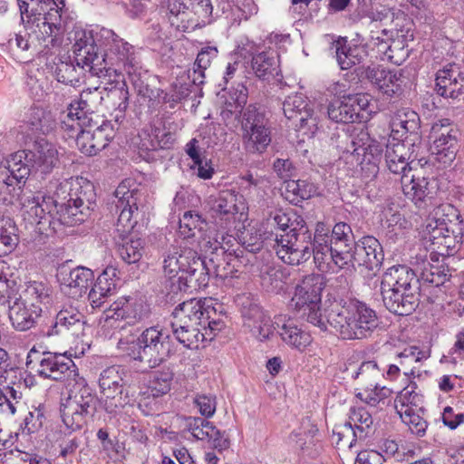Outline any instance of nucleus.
<instances>
[{
  "instance_id": "a878e982",
  "label": "nucleus",
  "mask_w": 464,
  "mask_h": 464,
  "mask_svg": "<svg viewBox=\"0 0 464 464\" xmlns=\"http://www.w3.org/2000/svg\"><path fill=\"white\" fill-rule=\"evenodd\" d=\"M241 314L244 325L260 341H265L273 335L275 325L269 315L256 303L246 300L242 304Z\"/></svg>"
},
{
  "instance_id": "49530a36",
  "label": "nucleus",
  "mask_w": 464,
  "mask_h": 464,
  "mask_svg": "<svg viewBox=\"0 0 464 464\" xmlns=\"http://www.w3.org/2000/svg\"><path fill=\"white\" fill-rule=\"evenodd\" d=\"M337 63L342 70L351 69L359 64L363 58L364 51L357 45H349L345 40H338L334 44Z\"/></svg>"
},
{
  "instance_id": "79ce46f5",
  "label": "nucleus",
  "mask_w": 464,
  "mask_h": 464,
  "mask_svg": "<svg viewBox=\"0 0 464 464\" xmlns=\"http://www.w3.org/2000/svg\"><path fill=\"white\" fill-rule=\"evenodd\" d=\"M93 117L81 113L74 109V104L70 103L68 112L61 122L62 130L67 134L69 139H74L85 128H92L94 125Z\"/></svg>"
},
{
  "instance_id": "f704fd0d",
  "label": "nucleus",
  "mask_w": 464,
  "mask_h": 464,
  "mask_svg": "<svg viewBox=\"0 0 464 464\" xmlns=\"http://www.w3.org/2000/svg\"><path fill=\"white\" fill-rule=\"evenodd\" d=\"M436 92L440 96L456 99L464 92V72L455 64L440 70L436 76Z\"/></svg>"
},
{
  "instance_id": "cd10ccee",
  "label": "nucleus",
  "mask_w": 464,
  "mask_h": 464,
  "mask_svg": "<svg viewBox=\"0 0 464 464\" xmlns=\"http://www.w3.org/2000/svg\"><path fill=\"white\" fill-rule=\"evenodd\" d=\"M324 285L325 282L322 275L310 274L305 276L295 287L292 305L295 309H304L309 305L315 307L320 304Z\"/></svg>"
},
{
  "instance_id": "4be33fe9",
  "label": "nucleus",
  "mask_w": 464,
  "mask_h": 464,
  "mask_svg": "<svg viewBox=\"0 0 464 464\" xmlns=\"http://www.w3.org/2000/svg\"><path fill=\"white\" fill-rule=\"evenodd\" d=\"M92 124L94 127L85 128L76 136L77 148L87 156H94L105 149L112 135V128L109 122L102 120L99 124V121L93 119Z\"/></svg>"
},
{
  "instance_id": "6e6552de",
  "label": "nucleus",
  "mask_w": 464,
  "mask_h": 464,
  "mask_svg": "<svg viewBox=\"0 0 464 464\" xmlns=\"http://www.w3.org/2000/svg\"><path fill=\"white\" fill-rule=\"evenodd\" d=\"M73 187H76V189L79 188L78 179L51 181L49 191L53 192V196H45L41 192L37 194L29 192V196L22 201L24 218L30 224L38 226L40 231L47 230L49 227L45 216H49L50 212L52 218L57 219L56 212L61 209L62 202L67 201L68 193L72 192Z\"/></svg>"
},
{
  "instance_id": "0eeeda50",
  "label": "nucleus",
  "mask_w": 464,
  "mask_h": 464,
  "mask_svg": "<svg viewBox=\"0 0 464 464\" xmlns=\"http://www.w3.org/2000/svg\"><path fill=\"white\" fill-rule=\"evenodd\" d=\"M220 239L208 240L202 247L210 256V276L213 274L222 279L233 276L234 273L238 271L240 265L245 261V250L253 255L263 247L260 237H256L254 242L245 240L243 246H239L236 238L229 235H222Z\"/></svg>"
},
{
  "instance_id": "393cba45",
  "label": "nucleus",
  "mask_w": 464,
  "mask_h": 464,
  "mask_svg": "<svg viewBox=\"0 0 464 464\" xmlns=\"http://www.w3.org/2000/svg\"><path fill=\"white\" fill-rule=\"evenodd\" d=\"M352 266H365L369 270L379 268L383 261L384 255L379 240L372 236L362 237L355 243L351 251Z\"/></svg>"
},
{
  "instance_id": "20e7f679",
  "label": "nucleus",
  "mask_w": 464,
  "mask_h": 464,
  "mask_svg": "<svg viewBox=\"0 0 464 464\" xmlns=\"http://www.w3.org/2000/svg\"><path fill=\"white\" fill-rule=\"evenodd\" d=\"M163 271L168 276L166 287L173 294L208 285L209 266L189 247H170L163 256Z\"/></svg>"
},
{
  "instance_id": "5701e85b",
  "label": "nucleus",
  "mask_w": 464,
  "mask_h": 464,
  "mask_svg": "<svg viewBox=\"0 0 464 464\" xmlns=\"http://www.w3.org/2000/svg\"><path fill=\"white\" fill-rule=\"evenodd\" d=\"M84 324L83 315L77 309L70 307L61 310L49 324L43 326L41 333L48 337L59 334L79 337L83 334Z\"/></svg>"
},
{
  "instance_id": "e2e57ef3",
  "label": "nucleus",
  "mask_w": 464,
  "mask_h": 464,
  "mask_svg": "<svg viewBox=\"0 0 464 464\" xmlns=\"http://www.w3.org/2000/svg\"><path fill=\"white\" fill-rule=\"evenodd\" d=\"M458 134L459 130L449 119H440L432 124L430 138L437 146L440 141L458 140Z\"/></svg>"
},
{
  "instance_id": "39448f33",
  "label": "nucleus",
  "mask_w": 464,
  "mask_h": 464,
  "mask_svg": "<svg viewBox=\"0 0 464 464\" xmlns=\"http://www.w3.org/2000/svg\"><path fill=\"white\" fill-rule=\"evenodd\" d=\"M327 322L343 340L369 338L382 323L377 312L358 299L333 304L327 313Z\"/></svg>"
},
{
  "instance_id": "4c0bfd02",
  "label": "nucleus",
  "mask_w": 464,
  "mask_h": 464,
  "mask_svg": "<svg viewBox=\"0 0 464 464\" xmlns=\"http://www.w3.org/2000/svg\"><path fill=\"white\" fill-rule=\"evenodd\" d=\"M42 312L43 308H34L22 298H15L10 304L8 317L15 330L24 332L34 326Z\"/></svg>"
},
{
  "instance_id": "1a4fd4ad",
  "label": "nucleus",
  "mask_w": 464,
  "mask_h": 464,
  "mask_svg": "<svg viewBox=\"0 0 464 464\" xmlns=\"http://www.w3.org/2000/svg\"><path fill=\"white\" fill-rule=\"evenodd\" d=\"M69 387L68 396L61 405V415L66 428L76 431L83 428L88 417L94 415L98 398L82 377L75 378Z\"/></svg>"
},
{
  "instance_id": "9d476101",
  "label": "nucleus",
  "mask_w": 464,
  "mask_h": 464,
  "mask_svg": "<svg viewBox=\"0 0 464 464\" xmlns=\"http://www.w3.org/2000/svg\"><path fill=\"white\" fill-rule=\"evenodd\" d=\"M69 198L66 202H62L61 209L57 210V219L49 216H45L48 221L49 229L56 232L60 227L64 226H73L77 223H82L90 215V211L95 206L96 194L93 185L88 181L83 185L79 181V188L73 187L72 192L68 193Z\"/></svg>"
},
{
  "instance_id": "6e6d98bb",
  "label": "nucleus",
  "mask_w": 464,
  "mask_h": 464,
  "mask_svg": "<svg viewBox=\"0 0 464 464\" xmlns=\"http://www.w3.org/2000/svg\"><path fill=\"white\" fill-rule=\"evenodd\" d=\"M427 357L426 352L417 346L406 347L397 355L399 364L406 376H415L419 372V363Z\"/></svg>"
},
{
  "instance_id": "f257e3e1",
  "label": "nucleus",
  "mask_w": 464,
  "mask_h": 464,
  "mask_svg": "<svg viewBox=\"0 0 464 464\" xmlns=\"http://www.w3.org/2000/svg\"><path fill=\"white\" fill-rule=\"evenodd\" d=\"M72 50L78 67L88 69L98 77L126 72L140 95L152 99L153 92L143 86L141 65L135 47L112 30L101 28L92 34L83 29L73 31Z\"/></svg>"
},
{
  "instance_id": "603ef678",
  "label": "nucleus",
  "mask_w": 464,
  "mask_h": 464,
  "mask_svg": "<svg viewBox=\"0 0 464 464\" xmlns=\"http://www.w3.org/2000/svg\"><path fill=\"white\" fill-rule=\"evenodd\" d=\"M26 123L33 131L40 134H48L56 126L53 114L40 107L30 108Z\"/></svg>"
},
{
  "instance_id": "e433bc0d",
  "label": "nucleus",
  "mask_w": 464,
  "mask_h": 464,
  "mask_svg": "<svg viewBox=\"0 0 464 464\" xmlns=\"http://www.w3.org/2000/svg\"><path fill=\"white\" fill-rule=\"evenodd\" d=\"M385 163L388 169L394 175L400 176L401 179L408 176L411 171L409 162V153L406 145L403 142L389 140L386 144Z\"/></svg>"
},
{
  "instance_id": "a211bd4d",
  "label": "nucleus",
  "mask_w": 464,
  "mask_h": 464,
  "mask_svg": "<svg viewBox=\"0 0 464 464\" xmlns=\"http://www.w3.org/2000/svg\"><path fill=\"white\" fill-rule=\"evenodd\" d=\"M403 194L411 199L416 208L424 212L440 207L438 199L439 185L436 179L426 177H415L412 175L401 179Z\"/></svg>"
},
{
  "instance_id": "c03bdc74",
  "label": "nucleus",
  "mask_w": 464,
  "mask_h": 464,
  "mask_svg": "<svg viewBox=\"0 0 464 464\" xmlns=\"http://www.w3.org/2000/svg\"><path fill=\"white\" fill-rule=\"evenodd\" d=\"M213 6L210 0H195L187 18V24L181 25V31H193L211 22Z\"/></svg>"
},
{
  "instance_id": "13d9d810",
  "label": "nucleus",
  "mask_w": 464,
  "mask_h": 464,
  "mask_svg": "<svg viewBox=\"0 0 464 464\" xmlns=\"http://www.w3.org/2000/svg\"><path fill=\"white\" fill-rule=\"evenodd\" d=\"M382 375V371L374 361L362 362L359 368L351 373L352 379L357 381L361 388L375 385Z\"/></svg>"
},
{
  "instance_id": "a19ab883",
  "label": "nucleus",
  "mask_w": 464,
  "mask_h": 464,
  "mask_svg": "<svg viewBox=\"0 0 464 464\" xmlns=\"http://www.w3.org/2000/svg\"><path fill=\"white\" fill-rule=\"evenodd\" d=\"M419 280L421 287L443 285L451 276L450 269L448 265L431 264L430 262L423 263V266L420 272Z\"/></svg>"
},
{
  "instance_id": "dca6fc26",
  "label": "nucleus",
  "mask_w": 464,
  "mask_h": 464,
  "mask_svg": "<svg viewBox=\"0 0 464 464\" xmlns=\"http://www.w3.org/2000/svg\"><path fill=\"white\" fill-rule=\"evenodd\" d=\"M19 154H22L21 161H17V164L29 169V175L33 169L41 174H49L60 162L55 145L44 139L36 140L33 150H18L11 157L19 160Z\"/></svg>"
},
{
  "instance_id": "473e14b6",
  "label": "nucleus",
  "mask_w": 464,
  "mask_h": 464,
  "mask_svg": "<svg viewBox=\"0 0 464 464\" xmlns=\"http://www.w3.org/2000/svg\"><path fill=\"white\" fill-rule=\"evenodd\" d=\"M328 236V226L324 222H317L312 243V256L319 270L324 271L330 262L336 266L335 253L330 243Z\"/></svg>"
},
{
  "instance_id": "f03ea898",
  "label": "nucleus",
  "mask_w": 464,
  "mask_h": 464,
  "mask_svg": "<svg viewBox=\"0 0 464 464\" xmlns=\"http://www.w3.org/2000/svg\"><path fill=\"white\" fill-rule=\"evenodd\" d=\"M22 20L28 18L26 29L30 55H48L63 44L61 14L64 0H17Z\"/></svg>"
},
{
  "instance_id": "bb28decb",
  "label": "nucleus",
  "mask_w": 464,
  "mask_h": 464,
  "mask_svg": "<svg viewBox=\"0 0 464 464\" xmlns=\"http://www.w3.org/2000/svg\"><path fill=\"white\" fill-rule=\"evenodd\" d=\"M328 236L335 253L336 266L340 269L346 267L351 262V251L356 243L350 225L339 222L333 228L328 227Z\"/></svg>"
},
{
  "instance_id": "c85d7f7f",
  "label": "nucleus",
  "mask_w": 464,
  "mask_h": 464,
  "mask_svg": "<svg viewBox=\"0 0 464 464\" xmlns=\"http://www.w3.org/2000/svg\"><path fill=\"white\" fill-rule=\"evenodd\" d=\"M380 286L381 289L394 288V290L420 292L418 275L411 267L403 265L388 268L382 276Z\"/></svg>"
},
{
  "instance_id": "aec40b11",
  "label": "nucleus",
  "mask_w": 464,
  "mask_h": 464,
  "mask_svg": "<svg viewBox=\"0 0 464 464\" xmlns=\"http://www.w3.org/2000/svg\"><path fill=\"white\" fill-rule=\"evenodd\" d=\"M210 215L217 224L227 227L237 214H243L246 209L244 197L233 189L219 191L210 196L207 201Z\"/></svg>"
},
{
  "instance_id": "09e8293b",
  "label": "nucleus",
  "mask_w": 464,
  "mask_h": 464,
  "mask_svg": "<svg viewBox=\"0 0 464 464\" xmlns=\"http://www.w3.org/2000/svg\"><path fill=\"white\" fill-rule=\"evenodd\" d=\"M218 50L216 46L203 47L198 53L192 71L188 70V79L194 84L201 85L205 80V71L210 66L212 61L218 57Z\"/></svg>"
},
{
  "instance_id": "9b49d317",
  "label": "nucleus",
  "mask_w": 464,
  "mask_h": 464,
  "mask_svg": "<svg viewBox=\"0 0 464 464\" xmlns=\"http://www.w3.org/2000/svg\"><path fill=\"white\" fill-rule=\"evenodd\" d=\"M26 365L40 377L64 382L67 386H71L79 375L78 369L70 357L51 352L39 353L34 348L27 355Z\"/></svg>"
},
{
  "instance_id": "b1692460",
  "label": "nucleus",
  "mask_w": 464,
  "mask_h": 464,
  "mask_svg": "<svg viewBox=\"0 0 464 464\" xmlns=\"http://www.w3.org/2000/svg\"><path fill=\"white\" fill-rule=\"evenodd\" d=\"M57 279L65 294L72 298H79L86 294L92 285L94 274L84 266H77L73 269L62 267L57 274Z\"/></svg>"
},
{
  "instance_id": "2f4dec72",
  "label": "nucleus",
  "mask_w": 464,
  "mask_h": 464,
  "mask_svg": "<svg viewBox=\"0 0 464 464\" xmlns=\"http://www.w3.org/2000/svg\"><path fill=\"white\" fill-rule=\"evenodd\" d=\"M350 420L351 421L336 427L337 431L334 430V434H337L339 441L349 435H353V440H364L372 431V417L364 408L353 410Z\"/></svg>"
},
{
  "instance_id": "423d86ee",
  "label": "nucleus",
  "mask_w": 464,
  "mask_h": 464,
  "mask_svg": "<svg viewBox=\"0 0 464 464\" xmlns=\"http://www.w3.org/2000/svg\"><path fill=\"white\" fill-rule=\"evenodd\" d=\"M169 334L159 325L150 326L143 330L137 338L133 334L121 336L117 343V349L130 359L143 363L148 369H152L169 356Z\"/></svg>"
},
{
  "instance_id": "ddd939ff",
  "label": "nucleus",
  "mask_w": 464,
  "mask_h": 464,
  "mask_svg": "<svg viewBox=\"0 0 464 464\" xmlns=\"http://www.w3.org/2000/svg\"><path fill=\"white\" fill-rule=\"evenodd\" d=\"M242 138L245 149L250 153H263L271 142L269 121L264 108L249 104L241 111Z\"/></svg>"
},
{
  "instance_id": "ea45409f",
  "label": "nucleus",
  "mask_w": 464,
  "mask_h": 464,
  "mask_svg": "<svg viewBox=\"0 0 464 464\" xmlns=\"http://www.w3.org/2000/svg\"><path fill=\"white\" fill-rule=\"evenodd\" d=\"M72 104L76 111L92 117L94 112L105 105V86L84 89L80 94L79 101Z\"/></svg>"
},
{
  "instance_id": "72a5a7b5",
  "label": "nucleus",
  "mask_w": 464,
  "mask_h": 464,
  "mask_svg": "<svg viewBox=\"0 0 464 464\" xmlns=\"http://www.w3.org/2000/svg\"><path fill=\"white\" fill-rule=\"evenodd\" d=\"M328 236V226L324 222H317L312 243V256L319 270L324 271L330 262L336 266L335 253L330 243Z\"/></svg>"
},
{
  "instance_id": "6ab92c4d",
  "label": "nucleus",
  "mask_w": 464,
  "mask_h": 464,
  "mask_svg": "<svg viewBox=\"0 0 464 464\" xmlns=\"http://www.w3.org/2000/svg\"><path fill=\"white\" fill-rule=\"evenodd\" d=\"M17 161H21V157L17 160L10 156L7 160V171L0 176V201L5 205L18 202L22 207V201L29 196V193H24V187L29 177V169L19 166Z\"/></svg>"
},
{
  "instance_id": "8fccbe9b",
  "label": "nucleus",
  "mask_w": 464,
  "mask_h": 464,
  "mask_svg": "<svg viewBox=\"0 0 464 464\" xmlns=\"http://www.w3.org/2000/svg\"><path fill=\"white\" fill-rule=\"evenodd\" d=\"M251 67L259 79H268L274 75L278 67V59L275 51H263L252 57Z\"/></svg>"
},
{
  "instance_id": "680f3d73",
  "label": "nucleus",
  "mask_w": 464,
  "mask_h": 464,
  "mask_svg": "<svg viewBox=\"0 0 464 464\" xmlns=\"http://www.w3.org/2000/svg\"><path fill=\"white\" fill-rule=\"evenodd\" d=\"M195 0H169V20L171 25L181 31V25L187 24L191 6Z\"/></svg>"
},
{
  "instance_id": "4468645a",
  "label": "nucleus",
  "mask_w": 464,
  "mask_h": 464,
  "mask_svg": "<svg viewBox=\"0 0 464 464\" xmlns=\"http://www.w3.org/2000/svg\"><path fill=\"white\" fill-rule=\"evenodd\" d=\"M196 298L189 299L175 307L171 315L170 327L176 340L187 348H198V343L206 339L198 322V308Z\"/></svg>"
},
{
  "instance_id": "338daca9",
  "label": "nucleus",
  "mask_w": 464,
  "mask_h": 464,
  "mask_svg": "<svg viewBox=\"0 0 464 464\" xmlns=\"http://www.w3.org/2000/svg\"><path fill=\"white\" fill-rule=\"evenodd\" d=\"M358 390L355 393L356 397L371 406H376L381 401H383L391 393L390 389L384 386L380 387L378 383L372 387L365 386Z\"/></svg>"
},
{
  "instance_id": "37998d69",
  "label": "nucleus",
  "mask_w": 464,
  "mask_h": 464,
  "mask_svg": "<svg viewBox=\"0 0 464 464\" xmlns=\"http://www.w3.org/2000/svg\"><path fill=\"white\" fill-rule=\"evenodd\" d=\"M24 300L34 308H47L53 302V288L45 282H29L24 290Z\"/></svg>"
},
{
  "instance_id": "0e129e2a",
  "label": "nucleus",
  "mask_w": 464,
  "mask_h": 464,
  "mask_svg": "<svg viewBox=\"0 0 464 464\" xmlns=\"http://www.w3.org/2000/svg\"><path fill=\"white\" fill-rule=\"evenodd\" d=\"M395 409L398 413L404 410L420 411L423 410V396L414 390L403 389L395 400Z\"/></svg>"
},
{
  "instance_id": "774afa93",
  "label": "nucleus",
  "mask_w": 464,
  "mask_h": 464,
  "mask_svg": "<svg viewBox=\"0 0 464 464\" xmlns=\"http://www.w3.org/2000/svg\"><path fill=\"white\" fill-rule=\"evenodd\" d=\"M402 129L405 132L417 134L420 128V117L413 111L399 112L392 120V130L399 132V129Z\"/></svg>"
},
{
  "instance_id": "052dcab7",
  "label": "nucleus",
  "mask_w": 464,
  "mask_h": 464,
  "mask_svg": "<svg viewBox=\"0 0 464 464\" xmlns=\"http://www.w3.org/2000/svg\"><path fill=\"white\" fill-rule=\"evenodd\" d=\"M295 219H292L290 214L276 210L269 215L266 219L268 227L275 228L271 233L276 236V233L285 234L291 231V227H299L302 224L301 219L295 214H293Z\"/></svg>"
},
{
  "instance_id": "5fc2aeb1",
  "label": "nucleus",
  "mask_w": 464,
  "mask_h": 464,
  "mask_svg": "<svg viewBox=\"0 0 464 464\" xmlns=\"http://www.w3.org/2000/svg\"><path fill=\"white\" fill-rule=\"evenodd\" d=\"M113 312L111 306L104 310L99 320L100 331L105 338L109 339L114 337L116 334H120V339L121 336L124 337L121 332L127 329L130 323L114 314Z\"/></svg>"
},
{
  "instance_id": "2eb2a0df",
  "label": "nucleus",
  "mask_w": 464,
  "mask_h": 464,
  "mask_svg": "<svg viewBox=\"0 0 464 464\" xmlns=\"http://www.w3.org/2000/svg\"><path fill=\"white\" fill-rule=\"evenodd\" d=\"M130 372L120 365L104 369L99 377V386L105 397L104 409L110 413H116L125 404L122 398L123 387L130 384Z\"/></svg>"
},
{
  "instance_id": "3c124183",
  "label": "nucleus",
  "mask_w": 464,
  "mask_h": 464,
  "mask_svg": "<svg viewBox=\"0 0 464 464\" xmlns=\"http://www.w3.org/2000/svg\"><path fill=\"white\" fill-rule=\"evenodd\" d=\"M129 90L124 82L110 88L105 87L104 107L108 110L118 111L121 115L117 114L115 117L119 120L120 117L123 116L129 106Z\"/></svg>"
},
{
  "instance_id": "bf43d9fd",
  "label": "nucleus",
  "mask_w": 464,
  "mask_h": 464,
  "mask_svg": "<svg viewBox=\"0 0 464 464\" xmlns=\"http://www.w3.org/2000/svg\"><path fill=\"white\" fill-rule=\"evenodd\" d=\"M443 144L432 142L430 146L431 159L433 162H438L442 168L450 166L454 161L459 149L458 140L440 141Z\"/></svg>"
},
{
  "instance_id": "864d4df0",
  "label": "nucleus",
  "mask_w": 464,
  "mask_h": 464,
  "mask_svg": "<svg viewBox=\"0 0 464 464\" xmlns=\"http://www.w3.org/2000/svg\"><path fill=\"white\" fill-rule=\"evenodd\" d=\"M110 306L114 311V314L121 317L130 324L141 320L143 317L142 305L125 296L118 298Z\"/></svg>"
},
{
  "instance_id": "412c9836",
  "label": "nucleus",
  "mask_w": 464,
  "mask_h": 464,
  "mask_svg": "<svg viewBox=\"0 0 464 464\" xmlns=\"http://www.w3.org/2000/svg\"><path fill=\"white\" fill-rule=\"evenodd\" d=\"M283 111L295 130H305L304 132L311 133L317 130L318 121L314 115V107L303 93L288 95L283 102Z\"/></svg>"
},
{
  "instance_id": "c9c22d12",
  "label": "nucleus",
  "mask_w": 464,
  "mask_h": 464,
  "mask_svg": "<svg viewBox=\"0 0 464 464\" xmlns=\"http://www.w3.org/2000/svg\"><path fill=\"white\" fill-rule=\"evenodd\" d=\"M188 430L198 440H207L214 449L220 450L229 447V440L212 422L202 418H191L188 422Z\"/></svg>"
},
{
  "instance_id": "de8ad7c7",
  "label": "nucleus",
  "mask_w": 464,
  "mask_h": 464,
  "mask_svg": "<svg viewBox=\"0 0 464 464\" xmlns=\"http://www.w3.org/2000/svg\"><path fill=\"white\" fill-rule=\"evenodd\" d=\"M278 333L285 343L299 351H304L312 343L310 334L302 330L292 320L283 324Z\"/></svg>"
},
{
  "instance_id": "69168bd1",
  "label": "nucleus",
  "mask_w": 464,
  "mask_h": 464,
  "mask_svg": "<svg viewBox=\"0 0 464 464\" xmlns=\"http://www.w3.org/2000/svg\"><path fill=\"white\" fill-rule=\"evenodd\" d=\"M173 372L169 369L154 372L149 382V389L153 397H160L170 391Z\"/></svg>"
},
{
  "instance_id": "c756f323",
  "label": "nucleus",
  "mask_w": 464,
  "mask_h": 464,
  "mask_svg": "<svg viewBox=\"0 0 464 464\" xmlns=\"http://www.w3.org/2000/svg\"><path fill=\"white\" fill-rule=\"evenodd\" d=\"M384 306L392 314L406 316L412 314L420 304V292L381 289Z\"/></svg>"
},
{
  "instance_id": "58836bf2",
  "label": "nucleus",
  "mask_w": 464,
  "mask_h": 464,
  "mask_svg": "<svg viewBox=\"0 0 464 464\" xmlns=\"http://www.w3.org/2000/svg\"><path fill=\"white\" fill-rule=\"evenodd\" d=\"M198 308V324L206 332V336L220 331L225 326V322L218 314V308L214 306V300L211 298L196 299Z\"/></svg>"
},
{
  "instance_id": "7c9ffc66",
  "label": "nucleus",
  "mask_w": 464,
  "mask_h": 464,
  "mask_svg": "<svg viewBox=\"0 0 464 464\" xmlns=\"http://www.w3.org/2000/svg\"><path fill=\"white\" fill-rule=\"evenodd\" d=\"M362 73L388 97H392L401 92L403 83L401 72L373 65L363 68Z\"/></svg>"
},
{
  "instance_id": "7ed1b4c3",
  "label": "nucleus",
  "mask_w": 464,
  "mask_h": 464,
  "mask_svg": "<svg viewBox=\"0 0 464 464\" xmlns=\"http://www.w3.org/2000/svg\"><path fill=\"white\" fill-rule=\"evenodd\" d=\"M142 196L139 186L130 179L122 180L113 195L116 211L120 210L116 230L121 237L117 251L128 265L137 264L144 254L143 240L131 234L137 224L136 216Z\"/></svg>"
},
{
  "instance_id": "f3484780",
  "label": "nucleus",
  "mask_w": 464,
  "mask_h": 464,
  "mask_svg": "<svg viewBox=\"0 0 464 464\" xmlns=\"http://www.w3.org/2000/svg\"><path fill=\"white\" fill-rule=\"evenodd\" d=\"M411 22L404 15L392 20L391 28L371 31V42L380 52L387 53L403 50L408 41L413 40Z\"/></svg>"
},
{
  "instance_id": "a18cd8bd",
  "label": "nucleus",
  "mask_w": 464,
  "mask_h": 464,
  "mask_svg": "<svg viewBox=\"0 0 464 464\" xmlns=\"http://www.w3.org/2000/svg\"><path fill=\"white\" fill-rule=\"evenodd\" d=\"M116 285L113 279L109 277L105 271L101 274L95 283L92 285V288L88 294V299L93 308L101 307L114 294Z\"/></svg>"
},
{
  "instance_id": "f8f14e48",
  "label": "nucleus",
  "mask_w": 464,
  "mask_h": 464,
  "mask_svg": "<svg viewBox=\"0 0 464 464\" xmlns=\"http://www.w3.org/2000/svg\"><path fill=\"white\" fill-rule=\"evenodd\" d=\"M299 227H291L285 234L276 233L274 246L277 256L285 264L298 266L312 256L314 236L304 219Z\"/></svg>"
},
{
  "instance_id": "4d7b16f0",
  "label": "nucleus",
  "mask_w": 464,
  "mask_h": 464,
  "mask_svg": "<svg viewBox=\"0 0 464 464\" xmlns=\"http://www.w3.org/2000/svg\"><path fill=\"white\" fill-rule=\"evenodd\" d=\"M329 118L335 122L350 123L358 121V112H355L353 104L347 97L342 101L331 102L327 109Z\"/></svg>"
}]
</instances>
